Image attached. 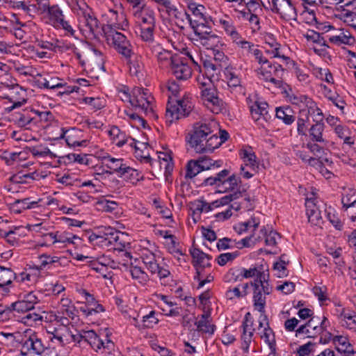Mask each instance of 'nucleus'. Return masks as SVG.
<instances>
[{
  "label": "nucleus",
  "instance_id": "1",
  "mask_svg": "<svg viewBox=\"0 0 356 356\" xmlns=\"http://www.w3.org/2000/svg\"><path fill=\"white\" fill-rule=\"evenodd\" d=\"M217 124L214 121H202L193 124L186 137L190 147L197 153L212 152L217 149Z\"/></svg>",
  "mask_w": 356,
  "mask_h": 356
},
{
  "label": "nucleus",
  "instance_id": "2",
  "mask_svg": "<svg viewBox=\"0 0 356 356\" xmlns=\"http://www.w3.org/2000/svg\"><path fill=\"white\" fill-rule=\"evenodd\" d=\"M131 105L138 112L143 113L145 115L154 117V97L147 89L135 87L131 94L124 92Z\"/></svg>",
  "mask_w": 356,
  "mask_h": 356
},
{
  "label": "nucleus",
  "instance_id": "3",
  "mask_svg": "<svg viewBox=\"0 0 356 356\" xmlns=\"http://www.w3.org/2000/svg\"><path fill=\"white\" fill-rule=\"evenodd\" d=\"M80 12L79 28L82 34L88 38H95L99 31V20L83 1L75 0Z\"/></svg>",
  "mask_w": 356,
  "mask_h": 356
},
{
  "label": "nucleus",
  "instance_id": "4",
  "mask_svg": "<svg viewBox=\"0 0 356 356\" xmlns=\"http://www.w3.org/2000/svg\"><path fill=\"white\" fill-rule=\"evenodd\" d=\"M229 173V170L224 169L216 174L215 176L206 178L203 181L202 185L204 186H214L219 191H234L241 184V178L236 174L230 175Z\"/></svg>",
  "mask_w": 356,
  "mask_h": 356
},
{
  "label": "nucleus",
  "instance_id": "5",
  "mask_svg": "<svg viewBox=\"0 0 356 356\" xmlns=\"http://www.w3.org/2000/svg\"><path fill=\"white\" fill-rule=\"evenodd\" d=\"M193 107L192 97L189 95H184L181 98L177 99L174 104L169 102L165 113L166 122L172 123L188 116Z\"/></svg>",
  "mask_w": 356,
  "mask_h": 356
},
{
  "label": "nucleus",
  "instance_id": "6",
  "mask_svg": "<svg viewBox=\"0 0 356 356\" xmlns=\"http://www.w3.org/2000/svg\"><path fill=\"white\" fill-rule=\"evenodd\" d=\"M107 44L113 47L124 59H130L134 55L133 45L125 35L115 30L105 33Z\"/></svg>",
  "mask_w": 356,
  "mask_h": 356
},
{
  "label": "nucleus",
  "instance_id": "7",
  "mask_svg": "<svg viewBox=\"0 0 356 356\" xmlns=\"http://www.w3.org/2000/svg\"><path fill=\"white\" fill-rule=\"evenodd\" d=\"M41 293L38 291L23 292L18 295L17 300L11 303L9 310L19 314L26 313L35 309V306L40 302Z\"/></svg>",
  "mask_w": 356,
  "mask_h": 356
},
{
  "label": "nucleus",
  "instance_id": "8",
  "mask_svg": "<svg viewBox=\"0 0 356 356\" xmlns=\"http://www.w3.org/2000/svg\"><path fill=\"white\" fill-rule=\"evenodd\" d=\"M252 118L259 129L267 130L271 120V115L268 111V104L266 102L252 101L247 99Z\"/></svg>",
  "mask_w": 356,
  "mask_h": 356
},
{
  "label": "nucleus",
  "instance_id": "9",
  "mask_svg": "<svg viewBox=\"0 0 356 356\" xmlns=\"http://www.w3.org/2000/svg\"><path fill=\"white\" fill-rule=\"evenodd\" d=\"M256 73L260 79L266 82H270L275 86L280 88L282 85V76L284 69L282 66L277 63L268 61V64L259 67L256 70Z\"/></svg>",
  "mask_w": 356,
  "mask_h": 356
},
{
  "label": "nucleus",
  "instance_id": "10",
  "mask_svg": "<svg viewBox=\"0 0 356 356\" xmlns=\"http://www.w3.org/2000/svg\"><path fill=\"white\" fill-rule=\"evenodd\" d=\"M250 285L253 287V305L259 312H265L266 296L272 292V288L270 286L268 281L262 282L261 280H254L250 282Z\"/></svg>",
  "mask_w": 356,
  "mask_h": 356
},
{
  "label": "nucleus",
  "instance_id": "11",
  "mask_svg": "<svg viewBox=\"0 0 356 356\" xmlns=\"http://www.w3.org/2000/svg\"><path fill=\"white\" fill-rule=\"evenodd\" d=\"M273 13H276L286 20L295 19L296 10L291 0H267Z\"/></svg>",
  "mask_w": 356,
  "mask_h": 356
},
{
  "label": "nucleus",
  "instance_id": "12",
  "mask_svg": "<svg viewBox=\"0 0 356 356\" xmlns=\"http://www.w3.org/2000/svg\"><path fill=\"white\" fill-rule=\"evenodd\" d=\"M102 19L106 23L111 30H124L129 26V22L124 13L122 11L118 12L113 8H109L102 14Z\"/></svg>",
  "mask_w": 356,
  "mask_h": 356
},
{
  "label": "nucleus",
  "instance_id": "13",
  "mask_svg": "<svg viewBox=\"0 0 356 356\" xmlns=\"http://www.w3.org/2000/svg\"><path fill=\"white\" fill-rule=\"evenodd\" d=\"M120 232L111 227L107 228L102 234H91L88 236L89 241L95 245L102 248H111L112 243L119 240Z\"/></svg>",
  "mask_w": 356,
  "mask_h": 356
},
{
  "label": "nucleus",
  "instance_id": "14",
  "mask_svg": "<svg viewBox=\"0 0 356 356\" xmlns=\"http://www.w3.org/2000/svg\"><path fill=\"white\" fill-rule=\"evenodd\" d=\"M326 320L324 318L323 321L320 322V319L318 317H312L307 323L300 325L296 330V337L303 334L307 338L316 337L322 331L325 325Z\"/></svg>",
  "mask_w": 356,
  "mask_h": 356
},
{
  "label": "nucleus",
  "instance_id": "15",
  "mask_svg": "<svg viewBox=\"0 0 356 356\" xmlns=\"http://www.w3.org/2000/svg\"><path fill=\"white\" fill-rule=\"evenodd\" d=\"M44 348L41 339L35 333H33L24 340L21 348V355H39L44 351Z\"/></svg>",
  "mask_w": 356,
  "mask_h": 356
},
{
  "label": "nucleus",
  "instance_id": "16",
  "mask_svg": "<svg viewBox=\"0 0 356 356\" xmlns=\"http://www.w3.org/2000/svg\"><path fill=\"white\" fill-rule=\"evenodd\" d=\"M172 73L179 80H187L192 76V69L187 63L186 58L175 54L170 67Z\"/></svg>",
  "mask_w": 356,
  "mask_h": 356
},
{
  "label": "nucleus",
  "instance_id": "17",
  "mask_svg": "<svg viewBox=\"0 0 356 356\" xmlns=\"http://www.w3.org/2000/svg\"><path fill=\"white\" fill-rule=\"evenodd\" d=\"M47 337L50 341L60 346L67 344L69 337V328L58 327L54 323H50L45 327Z\"/></svg>",
  "mask_w": 356,
  "mask_h": 356
},
{
  "label": "nucleus",
  "instance_id": "18",
  "mask_svg": "<svg viewBox=\"0 0 356 356\" xmlns=\"http://www.w3.org/2000/svg\"><path fill=\"white\" fill-rule=\"evenodd\" d=\"M107 134L112 143L119 147L129 143L130 146L135 147L137 149H138L136 140L129 136L125 131H122L118 126H111L110 129L107 130Z\"/></svg>",
  "mask_w": 356,
  "mask_h": 356
},
{
  "label": "nucleus",
  "instance_id": "19",
  "mask_svg": "<svg viewBox=\"0 0 356 356\" xmlns=\"http://www.w3.org/2000/svg\"><path fill=\"white\" fill-rule=\"evenodd\" d=\"M224 74L230 91L236 95H245V88L241 84L239 74L232 68H225Z\"/></svg>",
  "mask_w": 356,
  "mask_h": 356
},
{
  "label": "nucleus",
  "instance_id": "20",
  "mask_svg": "<svg viewBox=\"0 0 356 356\" xmlns=\"http://www.w3.org/2000/svg\"><path fill=\"white\" fill-rule=\"evenodd\" d=\"M83 341L87 342L91 348L98 352L102 349H111L113 346L111 340L106 339V341H103L94 330L84 331Z\"/></svg>",
  "mask_w": 356,
  "mask_h": 356
},
{
  "label": "nucleus",
  "instance_id": "21",
  "mask_svg": "<svg viewBox=\"0 0 356 356\" xmlns=\"http://www.w3.org/2000/svg\"><path fill=\"white\" fill-rule=\"evenodd\" d=\"M318 201L314 193H312L310 197H307L305 200L306 214L308 220L312 224L316 225L319 223L321 216Z\"/></svg>",
  "mask_w": 356,
  "mask_h": 356
},
{
  "label": "nucleus",
  "instance_id": "22",
  "mask_svg": "<svg viewBox=\"0 0 356 356\" xmlns=\"http://www.w3.org/2000/svg\"><path fill=\"white\" fill-rule=\"evenodd\" d=\"M101 160L102 164L109 169L106 171V173L110 175L116 173L118 177L127 166V163H124L123 159L113 157L108 153H105L101 156Z\"/></svg>",
  "mask_w": 356,
  "mask_h": 356
},
{
  "label": "nucleus",
  "instance_id": "23",
  "mask_svg": "<svg viewBox=\"0 0 356 356\" xmlns=\"http://www.w3.org/2000/svg\"><path fill=\"white\" fill-rule=\"evenodd\" d=\"M338 307L335 309V315L337 316L339 323L350 330L355 329L356 314L348 309L342 308L341 305H338Z\"/></svg>",
  "mask_w": 356,
  "mask_h": 356
},
{
  "label": "nucleus",
  "instance_id": "24",
  "mask_svg": "<svg viewBox=\"0 0 356 356\" xmlns=\"http://www.w3.org/2000/svg\"><path fill=\"white\" fill-rule=\"evenodd\" d=\"M133 16L139 24V28L144 26H156V17L154 11L145 6L143 8L136 10Z\"/></svg>",
  "mask_w": 356,
  "mask_h": 356
},
{
  "label": "nucleus",
  "instance_id": "25",
  "mask_svg": "<svg viewBox=\"0 0 356 356\" xmlns=\"http://www.w3.org/2000/svg\"><path fill=\"white\" fill-rule=\"evenodd\" d=\"M149 50L162 67H171L175 58L171 51L163 49L159 43L152 46Z\"/></svg>",
  "mask_w": 356,
  "mask_h": 356
},
{
  "label": "nucleus",
  "instance_id": "26",
  "mask_svg": "<svg viewBox=\"0 0 356 356\" xmlns=\"http://www.w3.org/2000/svg\"><path fill=\"white\" fill-rule=\"evenodd\" d=\"M241 195V192L234 193L232 194L226 195L218 200L213 201L211 203L202 200V211H203V213H208L214 209L219 208L231 203L232 202L238 198V197Z\"/></svg>",
  "mask_w": 356,
  "mask_h": 356
},
{
  "label": "nucleus",
  "instance_id": "27",
  "mask_svg": "<svg viewBox=\"0 0 356 356\" xmlns=\"http://www.w3.org/2000/svg\"><path fill=\"white\" fill-rule=\"evenodd\" d=\"M197 331L204 334L213 335L216 331V325L211 323V312L203 309V314L195 322Z\"/></svg>",
  "mask_w": 356,
  "mask_h": 356
},
{
  "label": "nucleus",
  "instance_id": "28",
  "mask_svg": "<svg viewBox=\"0 0 356 356\" xmlns=\"http://www.w3.org/2000/svg\"><path fill=\"white\" fill-rule=\"evenodd\" d=\"M264 42L268 45L270 49H267L266 53L271 54L273 58H280L284 60L289 59V57L284 55L281 48V44L277 41L275 35L270 33H266L263 36Z\"/></svg>",
  "mask_w": 356,
  "mask_h": 356
},
{
  "label": "nucleus",
  "instance_id": "29",
  "mask_svg": "<svg viewBox=\"0 0 356 356\" xmlns=\"http://www.w3.org/2000/svg\"><path fill=\"white\" fill-rule=\"evenodd\" d=\"M3 6L6 8L22 10L29 16H33L38 12L37 5L31 4L29 1L4 0Z\"/></svg>",
  "mask_w": 356,
  "mask_h": 356
},
{
  "label": "nucleus",
  "instance_id": "30",
  "mask_svg": "<svg viewBox=\"0 0 356 356\" xmlns=\"http://www.w3.org/2000/svg\"><path fill=\"white\" fill-rule=\"evenodd\" d=\"M335 133L337 134L338 138L343 140V148L346 152H348L352 149L355 140L351 130L342 125H337L335 127Z\"/></svg>",
  "mask_w": 356,
  "mask_h": 356
},
{
  "label": "nucleus",
  "instance_id": "31",
  "mask_svg": "<svg viewBox=\"0 0 356 356\" xmlns=\"http://www.w3.org/2000/svg\"><path fill=\"white\" fill-rule=\"evenodd\" d=\"M39 277L40 273L38 269L33 266L17 275L15 274L14 280H15L17 282L29 286L35 284Z\"/></svg>",
  "mask_w": 356,
  "mask_h": 356
},
{
  "label": "nucleus",
  "instance_id": "32",
  "mask_svg": "<svg viewBox=\"0 0 356 356\" xmlns=\"http://www.w3.org/2000/svg\"><path fill=\"white\" fill-rule=\"evenodd\" d=\"M15 277V273L10 268L0 266V289L3 295L10 292V286Z\"/></svg>",
  "mask_w": 356,
  "mask_h": 356
},
{
  "label": "nucleus",
  "instance_id": "33",
  "mask_svg": "<svg viewBox=\"0 0 356 356\" xmlns=\"http://www.w3.org/2000/svg\"><path fill=\"white\" fill-rule=\"evenodd\" d=\"M239 156L243 162L242 165L248 166L252 170L258 171L259 162L252 147H245L241 149L239 152Z\"/></svg>",
  "mask_w": 356,
  "mask_h": 356
},
{
  "label": "nucleus",
  "instance_id": "34",
  "mask_svg": "<svg viewBox=\"0 0 356 356\" xmlns=\"http://www.w3.org/2000/svg\"><path fill=\"white\" fill-rule=\"evenodd\" d=\"M42 199L38 200H31V198H24L22 200H16L11 204V209L15 213H20L26 209H34L39 207Z\"/></svg>",
  "mask_w": 356,
  "mask_h": 356
},
{
  "label": "nucleus",
  "instance_id": "35",
  "mask_svg": "<svg viewBox=\"0 0 356 356\" xmlns=\"http://www.w3.org/2000/svg\"><path fill=\"white\" fill-rule=\"evenodd\" d=\"M152 275H156L159 278L161 284L166 285L169 280H172V275L169 266L166 264H160L157 262L154 267L149 270Z\"/></svg>",
  "mask_w": 356,
  "mask_h": 356
},
{
  "label": "nucleus",
  "instance_id": "36",
  "mask_svg": "<svg viewBox=\"0 0 356 356\" xmlns=\"http://www.w3.org/2000/svg\"><path fill=\"white\" fill-rule=\"evenodd\" d=\"M79 293L85 299V303L86 304V306L90 308V312H88V313L97 314L104 312L105 311L104 306L99 303V302L96 300L94 296L90 294L86 289H81L79 291Z\"/></svg>",
  "mask_w": 356,
  "mask_h": 356
},
{
  "label": "nucleus",
  "instance_id": "37",
  "mask_svg": "<svg viewBox=\"0 0 356 356\" xmlns=\"http://www.w3.org/2000/svg\"><path fill=\"white\" fill-rule=\"evenodd\" d=\"M195 40L207 49H216V47H221L223 45L221 38L213 32L202 38L195 39Z\"/></svg>",
  "mask_w": 356,
  "mask_h": 356
},
{
  "label": "nucleus",
  "instance_id": "38",
  "mask_svg": "<svg viewBox=\"0 0 356 356\" xmlns=\"http://www.w3.org/2000/svg\"><path fill=\"white\" fill-rule=\"evenodd\" d=\"M140 40L145 42V46L150 49L152 46L158 44L155 40L156 26H143L139 28Z\"/></svg>",
  "mask_w": 356,
  "mask_h": 356
},
{
  "label": "nucleus",
  "instance_id": "39",
  "mask_svg": "<svg viewBox=\"0 0 356 356\" xmlns=\"http://www.w3.org/2000/svg\"><path fill=\"white\" fill-rule=\"evenodd\" d=\"M58 314L67 316L72 320L76 316V308L70 298H62L60 300Z\"/></svg>",
  "mask_w": 356,
  "mask_h": 356
},
{
  "label": "nucleus",
  "instance_id": "40",
  "mask_svg": "<svg viewBox=\"0 0 356 356\" xmlns=\"http://www.w3.org/2000/svg\"><path fill=\"white\" fill-rule=\"evenodd\" d=\"M40 175L37 171L25 173L23 171L18 172L10 177V181L13 184H29L31 181L39 179Z\"/></svg>",
  "mask_w": 356,
  "mask_h": 356
},
{
  "label": "nucleus",
  "instance_id": "41",
  "mask_svg": "<svg viewBox=\"0 0 356 356\" xmlns=\"http://www.w3.org/2000/svg\"><path fill=\"white\" fill-rule=\"evenodd\" d=\"M219 23L226 34L230 37L233 42H235L241 37L234 25L233 21L229 17H226L225 19H220Z\"/></svg>",
  "mask_w": 356,
  "mask_h": 356
},
{
  "label": "nucleus",
  "instance_id": "42",
  "mask_svg": "<svg viewBox=\"0 0 356 356\" xmlns=\"http://www.w3.org/2000/svg\"><path fill=\"white\" fill-rule=\"evenodd\" d=\"M129 65V72L132 76H143L144 65L140 56H132L130 59H125Z\"/></svg>",
  "mask_w": 356,
  "mask_h": 356
},
{
  "label": "nucleus",
  "instance_id": "43",
  "mask_svg": "<svg viewBox=\"0 0 356 356\" xmlns=\"http://www.w3.org/2000/svg\"><path fill=\"white\" fill-rule=\"evenodd\" d=\"M122 113L124 119L127 120L131 127L136 129L145 127L146 121L139 114L127 109L124 110Z\"/></svg>",
  "mask_w": 356,
  "mask_h": 356
},
{
  "label": "nucleus",
  "instance_id": "44",
  "mask_svg": "<svg viewBox=\"0 0 356 356\" xmlns=\"http://www.w3.org/2000/svg\"><path fill=\"white\" fill-rule=\"evenodd\" d=\"M119 177L124 179L125 181L136 184L138 181L143 179V175L141 172L132 168L127 165L125 169L120 175Z\"/></svg>",
  "mask_w": 356,
  "mask_h": 356
},
{
  "label": "nucleus",
  "instance_id": "45",
  "mask_svg": "<svg viewBox=\"0 0 356 356\" xmlns=\"http://www.w3.org/2000/svg\"><path fill=\"white\" fill-rule=\"evenodd\" d=\"M262 266L259 267L257 265H252L249 268H245L241 267L243 278L248 279L256 277L254 280H261V282L266 281L265 280V274L262 270Z\"/></svg>",
  "mask_w": 356,
  "mask_h": 356
},
{
  "label": "nucleus",
  "instance_id": "46",
  "mask_svg": "<svg viewBox=\"0 0 356 356\" xmlns=\"http://www.w3.org/2000/svg\"><path fill=\"white\" fill-rule=\"evenodd\" d=\"M190 253L194 261L200 267L206 268L211 266L210 260L211 257L209 254L203 252L199 248L191 249L190 250Z\"/></svg>",
  "mask_w": 356,
  "mask_h": 356
},
{
  "label": "nucleus",
  "instance_id": "47",
  "mask_svg": "<svg viewBox=\"0 0 356 356\" xmlns=\"http://www.w3.org/2000/svg\"><path fill=\"white\" fill-rule=\"evenodd\" d=\"M129 272L132 279L138 282V283L142 286L146 285L149 281V275L140 267L131 266L129 269Z\"/></svg>",
  "mask_w": 356,
  "mask_h": 356
},
{
  "label": "nucleus",
  "instance_id": "48",
  "mask_svg": "<svg viewBox=\"0 0 356 356\" xmlns=\"http://www.w3.org/2000/svg\"><path fill=\"white\" fill-rule=\"evenodd\" d=\"M276 118L281 120L285 124L290 125L295 121L292 110L289 107H278L275 109Z\"/></svg>",
  "mask_w": 356,
  "mask_h": 356
},
{
  "label": "nucleus",
  "instance_id": "49",
  "mask_svg": "<svg viewBox=\"0 0 356 356\" xmlns=\"http://www.w3.org/2000/svg\"><path fill=\"white\" fill-rule=\"evenodd\" d=\"M168 15L173 17L177 26L181 29H184L186 21L190 22L191 20L190 15L186 11L179 10L177 8Z\"/></svg>",
  "mask_w": 356,
  "mask_h": 356
},
{
  "label": "nucleus",
  "instance_id": "50",
  "mask_svg": "<svg viewBox=\"0 0 356 356\" xmlns=\"http://www.w3.org/2000/svg\"><path fill=\"white\" fill-rule=\"evenodd\" d=\"M202 171L221 168L223 165L222 160H213L207 156L200 157L197 159Z\"/></svg>",
  "mask_w": 356,
  "mask_h": 356
},
{
  "label": "nucleus",
  "instance_id": "51",
  "mask_svg": "<svg viewBox=\"0 0 356 356\" xmlns=\"http://www.w3.org/2000/svg\"><path fill=\"white\" fill-rule=\"evenodd\" d=\"M355 42V38L349 31L338 29L335 32V46L341 44L351 45Z\"/></svg>",
  "mask_w": 356,
  "mask_h": 356
},
{
  "label": "nucleus",
  "instance_id": "52",
  "mask_svg": "<svg viewBox=\"0 0 356 356\" xmlns=\"http://www.w3.org/2000/svg\"><path fill=\"white\" fill-rule=\"evenodd\" d=\"M50 24L56 27L64 19L63 10L58 5H52L47 13Z\"/></svg>",
  "mask_w": 356,
  "mask_h": 356
},
{
  "label": "nucleus",
  "instance_id": "53",
  "mask_svg": "<svg viewBox=\"0 0 356 356\" xmlns=\"http://www.w3.org/2000/svg\"><path fill=\"white\" fill-rule=\"evenodd\" d=\"M190 25L193 29L194 33L197 37L196 39L202 38L209 33H212L211 27L206 25L204 22L190 20Z\"/></svg>",
  "mask_w": 356,
  "mask_h": 356
},
{
  "label": "nucleus",
  "instance_id": "54",
  "mask_svg": "<svg viewBox=\"0 0 356 356\" xmlns=\"http://www.w3.org/2000/svg\"><path fill=\"white\" fill-rule=\"evenodd\" d=\"M39 264L33 266L35 268H38L39 273L40 274L41 270L49 268V266L55 264L60 261V258L58 257H51L50 255L43 254L38 257Z\"/></svg>",
  "mask_w": 356,
  "mask_h": 356
},
{
  "label": "nucleus",
  "instance_id": "55",
  "mask_svg": "<svg viewBox=\"0 0 356 356\" xmlns=\"http://www.w3.org/2000/svg\"><path fill=\"white\" fill-rule=\"evenodd\" d=\"M324 129L323 123H314L309 129V136L313 142H323V131Z\"/></svg>",
  "mask_w": 356,
  "mask_h": 356
},
{
  "label": "nucleus",
  "instance_id": "56",
  "mask_svg": "<svg viewBox=\"0 0 356 356\" xmlns=\"http://www.w3.org/2000/svg\"><path fill=\"white\" fill-rule=\"evenodd\" d=\"M321 165L320 166V172L327 179L331 178L332 175V158L327 157L326 154L320 156Z\"/></svg>",
  "mask_w": 356,
  "mask_h": 356
},
{
  "label": "nucleus",
  "instance_id": "57",
  "mask_svg": "<svg viewBox=\"0 0 356 356\" xmlns=\"http://www.w3.org/2000/svg\"><path fill=\"white\" fill-rule=\"evenodd\" d=\"M234 43L241 49L242 53L247 56H252L258 49V45L245 40L242 37L238 39Z\"/></svg>",
  "mask_w": 356,
  "mask_h": 356
},
{
  "label": "nucleus",
  "instance_id": "58",
  "mask_svg": "<svg viewBox=\"0 0 356 356\" xmlns=\"http://www.w3.org/2000/svg\"><path fill=\"white\" fill-rule=\"evenodd\" d=\"M307 113H306L309 119H312V122L314 123H323V115L321 110L318 108L316 103L312 101V104H309L307 106Z\"/></svg>",
  "mask_w": 356,
  "mask_h": 356
},
{
  "label": "nucleus",
  "instance_id": "59",
  "mask_svg": "<svg viewBox=\"0 0 356 356\" xmlns=\"http://www.w3.org/2000/svg\"><path fill=\"white\" fill-rule=\"evenodd\" d=\"M305 111L302 109L300 117L298 118L297 121V130L300 135L306 136L307 131L309 130V127H311L312 121L307 114L304 113Z\"/></svg>",
  "mask_w": 356,
  "mask_h": 356
},
{
  "label": "nucleus",
  "instance_id": "60",
  "mask_svg": "<svg viewBox=\"0 0 356 356\" xmlns=\"http://www.w3.org/2000/svg\"><path fill=\"white\" fill-rule=\"evenodd\" d=\"M261 338L268 346L271 352H275L276 349V341L273 330L270 327H265L263 332L261 334Z\"/></svg>",
  "mask_w": 356,
  "mask_h": 356
},
{
  "label": "nucleus",
  "instance_id": "61",
  "mask_svg": "<svg viewBox=\"0 0 356 356\" xmlns=\"http://www.w3.org/2000/svg\"><path fill=\"white\" fill-rule=\"evenodd\" d=\"M21 322L27 326H35L42 320V316L35 312L23 313Z\"/></svg>",
  "mask_w": 356,
  "mask_h": 356
},
{
  "label": "nucleus",
  "instance_id": "62",
  "mask_svg": "<svg viewBox=\"0 0 356 356\" xmlns=\"http://www.w3.org/2000/svg\"><path fill=\"white\" fill-rule=\"evenodd\" d=\"M288 98L291 104L300 107H307L309 104H312V100L309 97L299 93L291 92V94H288Z\"/></svg>",
  "mask_w": 356,
  "mask_h": 356
},
{
  "label": "nucleus",
  "instance_id": "63",
  "mask_svg": "<svg viewBox=\"0 0 356 356\" xmlns=\"http://www.w3.org/2000/svg\"><path fill=\"white\" fill-rule=\"evenodd\" d=\"M140 257L149 271L150 269H152L154 265L158 262L155 254L149 250H143Z\"/></svg>",
  "mask_w": 356,
  "mask_h": 356
},
{
  "label": "nucleus",
  "instance_id": "64",
  "mask_svg": "<svg viewBox=\"0 0 356 356\" xmlns=\"http://www.w3.org/2000/svg\"><path fill=\"white\" fill-rule=\"evenodd\" d=\"M202 172L197 160H190L186 165V179H193Z\"/></svg>",
  "mask_w": 356,
  "mask_h": 356
}]
</instances>
